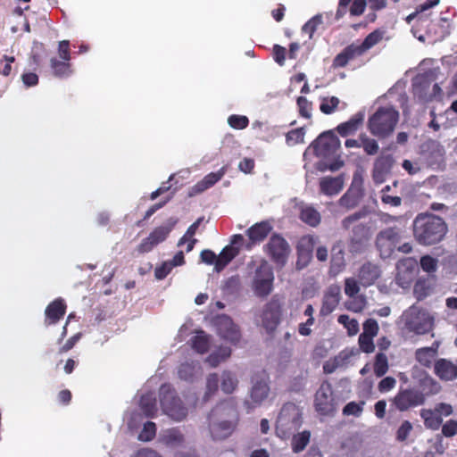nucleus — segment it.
<instances>
[{"label":"nucleus","mask_w":457,"mask_h":457,"mask_svg":"<svg viewBox=\"0 0 457 457\" xmlns=\"http://www.w3.org/2000/svg\"><path fill=\"white\" fill-rule=\"evenodd\" d=\"M363 405H364V402H361V403L351 402L345 406V408L343 410V413L345 415L359 416L362 412Z\"/></svg>","instance_id":"680f3d73"},{"label":"nucleus","mask_w":457,"mask_h":457,"mask_svg":"<svg viewBox=\"0 0 457 457\" xmlns=\"http://www.w3.org/2000/svg\"><path fill=\"white\" fill-rule=\"evenodd\" d=\"M274 274L272 268L262 262L254 271L252 281V289L260 298L267 297L273 289Z\"/></svg>","instance_id":"39448f33"},{"label":"nucleus","mask_w":457,"mask_h":457,"mask_svg":"<svg viewBox=\"0 0 457 457\" xmlns=\"http://www.w3.org/2000/svg\"><path fill=\"white\" fill-rule=\"evenodd\" d=\"M319 237L314 235L303 236L297 243L298 260L296 262L297 269L305 268L312 260L313 248L319 243Z\"/></svg>","instance_id":"ddd939ff"},{"label":"nucleus","mask_w":457,"mask_h":457,"mask_svg":"<svg viewBox=\"0 0 457 457\" xmlns=\"http://www.w3.org/2000/svg\"><path fill=\"white\" fill-rule=\"evenodd\" d=\"M358 56H361V54L357 51L355 44H352L335 57L333 61V66L335 68L345 67L350 60H353Z\"/></svg>","instance_id":"473e14b6"},{"label":"nucleus","mask_w":457,"mask_h":457,"mask_svg":"<svg viewBox=\"0 0 457 457\" xmlns=\"http://www.w3.org/2000/svg\"><path fill=\"white\" fill-rule=\"evenodd\" d=\"M420 266L425 272L434 273L437 269V260L430 255H425L420 259Z\"/></svg>","instance_id":"13d9d810"},{"label":"nucleus","mask_w":457,"mask_h":457,"mask_svg":"<svg viewBox=\"0 0 457 457\" xmlns=\"http://www.w3.org/2000/svg\"><path fill=\"white\" fill-rule=\"evenodd\" d=\"M388 370L387 357L384 353H378L374 364V372L378 377H382Z\"/></svg>","instance_id":"8fccbe9b"},{"label":"nucleus","mask_w":457,"mask_h":457,"mask_svg":"<svg viewBox=\"0 0 457 457\" xmlns=\"http://www.w3.org/2000/svg\"><path fill=\"white\" fill-rule=\"evenodd\" d=\"M269 391H270V388L266 382H264V381L255 382L253 384V386L251 389V393H250V398L253 403V407L262 403V402L267 398Z\"/></svg>","instance_id":"c9c22d12"},{"label":"nucleus","mask_w":457,"mask_h":457,"mask_svg":"<svg viewBox=\"0 0 457 457\" xmlns=\"http://www.w3.org/2000/svg\"><path fill=\"white\" fill-rule=\"evenodd\" d=\"M345 266V253L340 244L333 246L331 251V261L329 272L333 276L340 273Z\"/></svg>","instance_id":"cd10ccee"},{"label":"nucleus","mask_w":457,"mask_h":457,"mask_svg":"<svg viewBox=\"0 0 457 457\" xmlns=\"http://www.w3.org/2000/svg\"><path fill=\"white\" fill-rule=\"evenodd\" d=\"M399 120V112L392 106L378 108L369 119L370 133L378 137L390 135Z\"/></svg>","instance_id":"7ed1b4c3"},{"label":"nucleus","mask_w":457,"mask_h":457,"mask_svg":"<svg viewBox=\"0 0 457 457\" xmlns=\"http://www.w3.org/2000/svg\"><path fill=\"white\" fill-rule=\"evenodd\" d=\"M401 239V231L397 228H387L381 230L376 238V245L382 258L391 256Z\"/></svg>","instance_id":"6e6552de"},{"label":"nucleus","mask_w":457,"mask_h":457,"mask_svg":"<svg viewBox=\"0 0 457 457\" xmlns=\"http://www.w3.org/2000/svg\"><path fill=\"white\" fill-rule=\"evenodd\" d=\"M192 348L198 353H205L210 348V340L208 336L201 331L191 338Z\"/></svg>","instance_id":"58836bf2"},{"label":"nucleus","mask_w":457,"mask_h":457,"mask_svg":"<svg viewBox=\"0 0 457 457\" xmlns=\"http://www.w3.org/2000/svg\"><path fill=\"white\" fill-rule=\"evenodd\" d=\"M15 58L13 56L3 55L0 58V74L4 76H9L12 71V63L14 62Z\"/></svg>","instance_id":"69168bd1"},{"label":"nucleus","mask_w":457,"mask_h":457,"mask_svg":"<svg viewBox=\"0 0 457 457\" xmlns=\"http://www.w3.org/2000/svg\"><path fill=\"white\" fill-rule=\"evenodd\" d=\"M231 354L229 347H220L217 351L212 353L207 358L206 362L212 368L217 367L220 362L226 361Z\"/></svg>","instance_id":"ea45409f"},{"label":"nucleus","mask_w":457,"mask_h":457,"mask_svg":"<svg viewBox=\"0 0 457 457\" xmlns=\"http://www.w3.org/2000/svg\"><path fill=\"white\" fill-rule=\"evenodd\" d=\"M300 219L311 227H317L321 220L320 212L310 205L300 207Z\"/></svg>","instance_id":"72a5a7b5"},{"label":"nucleus","mask_w":457,"mask_h":457,"mask_svg":"<svg viewBox=\"0 0 457 457\" xmlns=\"http://www.w3.org/2000/svg\"><path fill=\"white\" fill-rule=\"evenodd\" d=\"M447 232L443 219L434 214H419L413 221V233L416 240L425 245L440 242Z\"/></svg>","instance_id":"f257e3e1"},{"label":"nucleus","mask_w":457,"mask_h":457,"mask_svg":"<svg viewBox=\"0 0 457 457\" xmlns=\"http://www.w3.org/2000/svg\"><path fill=\"white\" fill-rule=\"evenodd\" d=\"M156 435V425L153 421H147L145 423L142 431L140 432L138 438L141 441L148 442L153 440Z\"/></svg>","instance_id":"603ef678"},{"label":"nucleus","mask_w":457,"mask_h":457,"mask_svg":"<svg viewBox=\"0 0 457 457\" xmlns=\"http://www.w3.org/2000/svg\"><path fill=\"white\" fill-rule=\"evenodd\" d=\"M453 411V406L446 403H439L432 408H424L420 411V415L423 420L427 428L437 430L443 422L444 417L450 416Z\"/></svg>","instance_id":"0eeeda50"},{"label":"nucleus","mask_w":457,"mask_h":457,"mask_svg":"<svg viewBox=\"0 0 457 457\" xmlns=\"http://www.w3.org/2000/svg\"><path fill=\"white\" fill-rule=\"evenodd\" d=\"M413 278V267L412 262L409 260H405L400 262L397 264V275H396V282L397 284L403 287L406 288L410 287L411 282Z\"/></svg>","instance_id":"a878e982"},{"label":"nucleus","mask_w":457,"mask_h":457,"mask_svg":"<svg viewBox=\"0 0 457 457\" xmlns=\"http://www.w3.org/2000/svg\"><path fill=\"white\" fill-rule=\"evenodd\" d=\"M238 247L227 245L217 256L216 271L220 272L238 254Z\"/></svg>","instance_id":"7c9ffc66"},{"label":"nucleus","mask_w":457,"mask_h":457,"mask_svg":"<svg viewBox=\"0 0 457 457\" xmlns=\"http://www.w3.org/2000/svg\"><path fill=\"white\" fill-rule=\"evenodd\" d=\"M314 406L316 411L321 415H330L336 411L332 386L328 382H323L317 390Z\"/></svg>","instance_id":"1a4fd4ad"},{"label":"nucleus","mask_w":457,"mask_h":457,"mask_svg":"<svg viewBox=\"0 0 457 457\" xmlns=\"http://www.w3.org/2000/svg\"><path fill=\"white\" fill-rule=\"evenodd\" d=\"M359 345L361 351L367 353H372L375 349L373 337L363 334H361L359 337Z\"/></svg>","instance_id":"e2e57ef3"},{"label":"nucleus","mask_w":457,"mask_h":457,"mask_svg":"<svg viewBox=\"0 0 457 457\" xmlns=\"http://www.w3.org/2000/svg\"><path fill=\"white\" fill-rule=\"evenodd\" d=\"M422 154L425 156L429 163H436L439 162L444 154V146L436 140H428L421 146Z\"/></svg>","instance_id":"412c9836"},{"label":"nucleus","mask_w":457,"mask_h":457,"mask_svg":"<svg viewBox=\"0 0 457 457\" xmlns=\"http://www.w3.org/2000/svg\"><path fill=\"white\" fill-rule=\"evenodd\" d=\"M177 222V219L170 218L164 225L155 228L149 234V239H153L154 241V244L156 245L163 242L172 231Z\"/></svg>","instance_id":"c756f323"},{"label":"nucleus","mask_w":457,"mask_h":457,"mask_svg":"<svg viewBox=\"0 0 457 457\" xmlns=\"http://www.w3.org/2000/svg\"><path fill=\"white\" fill-rule=\"evenodd\" d=\"M394 163L393 157L390 155L382 156L378 158L373 170V179L376 183H382L386 176L390 172Z\"/></svg>","instance_id":"393cba45"},{"label":"nucleus","mask_w":457,"mask_h":457,"mask_svg":"<svg viewBox=\"0 0 457 457\" xmlns=\"http://www.w3.org/2000/svg\"><path fill=\"white\" fill-rule=\"evenodd\" d=\"M178 374L180 379L192 381L195 375V365L194 362H185L179 367Z\"/></svg>","instance_id":"09e8293b"},{"label":"nucleus","mask_w":457,"mask_h":457,"mask_svg":"<svg viewBox=\"0 0 457 457\" xmlns=\"http://www.w3.org/2000/svg\"><path fill=\"white\" fill-rule=\"evenodd\" d=\"M318 157L325 160L336 159L340 149V141L330 132L322 133L312 145Z\"/></svg>","instance_id":"423d86ee"},{"label":"nucleus","mask_w":457,"mask_h":457,"mask_svg":"<svg viewBox=\"0 0 457 457\" xmlns=\"http://www.w3.org/2000/svg\"><path fill=\"white\" fill-rule=\"evenodd\" d=\"M224 410L223 404L217 405L209 415V429L213 440H224L234 431L235 425L228 420L216 422L213 418L220 414Z\"/></svg>","instance_id":"9b49d317"},{"label":"nucleus","mask_w":457,"mask_h":457,"mask_svg":"<svg viewBox=\"0 0 457 457\" xmlns=\"http://www.w3.org/2000/svg\"><path fill=\"white\" fill-rule=\"evenodd\" d=\"M439 342L435 341L431 346L417 349L415 358L419 363L425 367H430L437 355Z\"/></svg>","instance_id":"bb28decb"},{"label":"nucleus","mask_w":457,"mask_h":457,"mask_svg":"<svg viewBox=\"0 0 457 457\" xmlns=\"http://www.w3.org/2000/svg\"><path fill=\"white\" fill-rule=\"evenodd\" d=\"M363 120L364 114L362 112H358L353 115L348 121L340 124L337 127V131L343 137L352 134L357 130L359 126L362 123Z\"/></svg>","instance_id":"f704fd0d"},{"label":"nucleus","mask_w":457,"mask_h":457,"mask_svg":"<svg viewBox=\"0 0 457 457\" xmlns=\"http://www.w3.org/2000/svg\"><path fill=\"white\" fill-rule=\"evenodd\" d=\"M438 4H439V0H428L426 3H424L423 4H421L419 7L417 12H412L410 15L407 16V18H406L407 22L410 23L416 17H418L419 20L421 21L422 18H423V14L422 13L424 12H426L427 10H428V9L437 5Z\"/></svg>","instance_id":"5fc2aeb1"},{"label":"nucleus","mask_w":457,"mask_h":457,"mask_svg":"<svg viewBox=\"0 0 457 457\" xmlns=\"http://www.w3.org/2000/svg\"><path fill=\"white\" fill-rule=\"evenodd\" d=\"M341 297V287L338 285H331L324 295L321 312L328 314L332 312L338 304Z\"/></svg>","instance_id":"b1692460"},{"label":"nucleus","mask_w":457,"mask_h":457,"mask_svg":"<svg viewBox=\"0 0 457 457\" xmlns=\"http://www.w3.org/2000/svg\"><path fill=\"white\" fill-rule=\"evenodd\" d=\"M346 357L347 355L342 353L339 355L336 356L334 359L327 361L323 366L325 373H333L337 368L344 364V361L345 360Z\"/></svg>","instance_id":"864d4df0"},{"label":"nucleus","mask_w":457,"mask_h":457,"mask_svg":"<svg viewBox=\"0 0 457 457\" xmlns=\"http://www.w3.org/2000/svg\"><path fill=\"white\" fill-rule=\"evenodd\" d=\"M161 407L165 414L176 421L183 420L187 415V409L177 395L170 384H163L159 389Z\"/></svg>","instance_id":"20e7f679"},{"label":"nucleus","mask_w":457,"mask_h":457,"mask_svg":"<svg viewBox=\"0 0 457 457\" xmlns=\"http://www.w3.org/2000/svg\"><path fill=\"white\" fill-rule=\"evenodd\" d=\"M212 322L221 338L233 344L239 341L241 337L240 330L229 316L226 314L218 315Z\"/></svg>","instance_id":"f8f14e48"},{"label":"nucleus","mask_w":457,"mask_h":457,"mask_svg":"<svg viewBox=\"0 0 457 457\" xmlns=\"http://www.w3.org/2000/svg\"><path fill=\"white\" fill-rule=\"evenodd\" d=\"M162 441L167 445H179L184 442V436L178 428H170L162 435Z\"/></svg>","instance_id":"37998d69"},{"label":"nucleus","mask_w":457,"mask_h":457,"mask_svg":"<svg viewBox=\"0 0 457 457\" xmlns=\"http://www.w3.org/2000/svg\"><path fill=\"white\" fill-rule=\"evenodd\" d=\"M360 199L361 196L348 189L347 192L339 199V204L346 209H352L357 205Z\"/></svg>","instance_id":"3c124183"},{"label":"nucleus","mask_w":457,"mask_h":457,"mask_svg":"<svg viewBox=\"0 0 457 457\" xmlns=\"http://www.w3.org/2000/svg\"><path fill=\"white\" fill-rule=\"evenodd\" d=\"M139 406L147 418H154L157 413L156 398L153 393L144 394L139 401Z\"/></svg>","instance_id":"2f4dec72"},{"label":"nucleus","mask_w":457,"mask_h":457,"mask_svg":"<svg viewBox=\"0 0 457 457\" xmlns=\"http://www.w3.org/2000/svg\"><path fill=\"white\" fill-rule=\"evenodd\" d=\"M380 268L372 262L364 263L359 271L360 283L363 287H370L380 277Z\"/></svg>","instance_id":"4be33fe9"},{"label":"nucleus","mask_w":457,"mask_h":457,"mask_svg":"<svg viewBox=\"0 0 457 457\" xmlns=\"http://www.w3.org/2000/svg\"><path fill=\"white\" fill-rule=\"evenodd\" d=\"M394 403L399 411H403L411 407L423 404V395L415 389L403 390L395 395Z\"/></svg>","instance_id":"2eb2a0df"},{"label":"nucleus","mask_w":457,"mask_h":457,"mask_svg":"<svg viewBox=\"0 0 457 457\" xmlns=\"http://www.w3.org/2000/svg\"><path fill=\"white\" fill-rule=\"evenodd\" d=\"M67 304L62 297L55 298L48 303L45 310V326L49 327L58 323L65 315Z\"/></svg>","instance_id":"f3484780"},{"label":"nucleus","mask_w":457,"mask_h":457,"mask_svg":"<svg viewBox=\"0 0 457 457\" xmlns=\"http://www.w3.org/2000/svg\"><path fill=\"white\" fill-rule=\"evenodd\" d=\"M227 171V168L225 166L221 167L217 172H211L204 177L202 180L197 182L191 189L190 195H197L201 194L208 188L212 187L218 181H220L222 177L225 175Z\"/></svg>","instance_id":"aec40b11"},{"label":"nucleus","mask_w":457,"mask_h":457,"mask_svg":"<svg viewBox=\"0 0 457 457\" xmlns=\"http://www.w3.org/2000/svg\"><path fill=\"white\" fill-rule=\"evenodd\" d=\"M344 187V179L342 176L323 177L320 180V192L326 195H337Z\"/></svg>","instance_id":"5701e85b"},{"label":"nucleus","mask_w":457,"mask_h":457,"mask_svg":"<svg viewBox=\"0 0 457 457\" xmlns=\"http://www.w3.org/2000/svg\"><path fill=\"white\" fill-rule=\"evenodd\" d=\"M50 66L54 76L59 78H66L71 75L72 69L70 61L57 60L52 58L50 60Z\"/></svg>","instance_id":"e433bc0d"},{"label":"nucleus","mask_w":457,"mask_h":457,"mask_svg":"<svg viewBox=\"0 0 457 457\" xmlns=\"http://www.w3.org/2000/svg\"><path fill=\"white\" fill-rule=\"evenodd\" d=\"M360 291V287L354 278H347L345 280V293L349 297H354Z\"/></svg>","instance_id":"052dcab7"},{"label":"nucleus","mask_w":457,"mask_h":457,"mask_svg":"<svg viewBox=\"0 0 457 457\" xmlns=\"http://www.w3.org/2000/svg\"><path fill=\"white\" fill-rule=\"evenodd\" d=\"M272 230L271 224L263 220L251 226L245 231L246 236L253 245L262 242Z\"/></svg>","instance_id":"6ab92c4d"},{"label":"nucleus","mask_w":457,"mask_h":457,"mask_svg":"<svg viewBox=\"0 0 457 457\" xmlns=\"http://www.w3.org/2000/svg\"><path fill=\"white\" fill-rule=\"evenodd\" d=\"M412 430V425L410 421L405 420L403 421L401 426L399 427L397 433H396V438L398 441H404L409 436L410 433Z\"/></svg>","instance_id":"774afa93"},{"label":"nucleus","mask_w":457,"mask_h":457,"mask_svg":"<svg viewBox=\"0 0 457 457\" xmlns=\"http://www.w3.org/2000/svg\"><path fill=\"white\" fill-rule=\"evenodd\" d=\"M340 100L336 96H326L321 98L320 110L325 114H331L337 108Z\"/></svg>","instance_id":"de8ad7c7"},{"label":"nucleus","mask_w":457,"mask_h":457,"mask_svg":"<svg viewBox=\"0 0 457 457\" xmlns=\"http://www.w3.org/2000/svg\"><path fill=\"white\" fill-rule=\"evenodd\" d=\"M383 37V33L379 30H375L370 33L361 44H355L357 51L361 55L369 49L376 46Z\"/></svg>","instance_id":"4c0bfd02"},{"label":"nucleus","mask_w":457,"mask_h":457,"mask_svg":"<svg viewBox=\"0 0 457 457\" xmlns=\"http://www.w3.org/2000/svg\"><path fill=\"white\" fill-rule=\"evenodd\" d=\"M413 94L419 100L428 102L440 96L441 88L437 83L432 81L426 75H418L412 82Z\"/></svg>","instance_id":"9d476101"},{"label":"nucleus","mask_w":457,"mask_h":457,"mask_svg":"<svg viewBox=\"0 0 457 457\" xmlns=\"http://www.w3.org/2000/svg\"><path fill=\"white\" fill-rule=\"evenodd\" d=\"M203 220H204L203 217L198 218L193 224H191L187 228L185 235L179 240V243H178L179 246L184 245L188 238L194 237V236L195 235V233H196L198 228H199L201 222L203 221Z\"/></svg>","instance_id":"bf43d9fd"},{"label":"nucleus","mask_w":457,"mask_h":457,"mask_svg":"<svg viewBox=\"0 0 457 457\" xmlns=\"http://www.w3.org/2000/svg\"><path fill=\"white\" fill-rule=\"evenodd\" d=\"M311 433L304 430L295 435L292 438V449L295 453L302 452L310 442Z\"/></svg>","instance_id":"79ce46f5"},{"label":"nucleus","mask_w":457,"mask_h":457,"mask_svg":"<svg viewBox=\"0 0 457 457\" xmlns=\"http://www.w3.org/2000/svg\"><path fill=\"white\" fill-rule=\"evenodd\" d=\"M237 379L231 371L224 370L221 375V390L225 394H232L237 386Z\"/></svg>","instance_id":"a19ab883"},{"label":"nucleus","mask_w":457,"mask_h":457,"mask_svg":"<svg viewBox=\"0 0 457 457\" xmlns=\"http://www.w3.org/2000/svg\"><path fill=\"white\" fill-rule=\"evenodd\" d=\"M323 22L322 15L317 14L310 19L302 28V32L308 35V38L312 37L317 28Z\"/></svg>","instance_id":"49530a36"},{"label":"nucleus","mask_w":457,"mask_h":457,"mask_svg":"<svg viewBox=\"0 0 457 457\" xmlns=\"http://www.w3.org/2000/svg\"><path fill=\"white\" fill-rule=\"evenodd\" d=\"M305 131L303 128H298L287 131V144L295 145L303 143L304 139Z\"/></svg>","instance_id":"4d7b16f0"},{"label":"nucleus","mask_w":457,"mask_h":457,"mask_svg":"<svg viewBox=\"0 0 457 457\" xmlns=\"http://www.w3.org/2000/svg\"><path fill=\"white\" fill-rule=\"evenodd\" d=\"M378 332V322L373 319H369L363 324V332L361 334L374 337Z\"/></svg>","instance_id":"338daca9"},{"label":"nucleus","mask_w":457,"mask_h":457,"mask_svg":"<svg viewBox=\"0 0 457 457\" xmlns=\"http://www.w3.org/2000/svg\"><path fill=\"white\" fill-rule=\"evenodd\" d=\"M435 374L442 380L450 381L457 378V362L439 359L434 365Z\"/></svg>","instance_id":"a211bd4d"},{"label":"nucleus","mask_w":457,"mask_h":457,"mask_svg":"<svg viewBox=\"0 0 457 457\" xmlns=\"http://www.w3.org/2000/svg\"><path fill=\"white\" fill-rule=\"evenodd\" d=\"M219 388V376L217 373H211L206 378V391L204 396V401L213 395Z\"/></svg>","instance_id":"a18cd8bd"},{"label":"nucleus","mask_w":457,"mask_h":457,"mask_svg":"<svg viewBox=\"0 0 457 457\" xmlns=\"http://www.w3.org/2000/svg\"><path fill=\"white\" fill-rule=\"evenodd\" d=\"M361 141L364 151L368 154H375L378 151V145L376 140L362 136Z\"/></svg>","instance_id":"0e129e2a"},{"label":"nucleus","mask_w":457,"mask_h":457,"mask_svg":"<svg viewBox=\"0 0 457 457\" xmlns=\"http://www.w3.org/2000/svg\"><path fill=\"white\" fill-rule=\"evenodd\" d=\"M264 252L270 259L278 264L286 263V240L283 237L274 234L264 246Z\"/></svg>","instance_id":"4468645a"},{"label":"nucleus","mask_w":457,"mask_h":457,"mask_svg":"<svg viewBox=\"0 0 457 457\" xmlns=\"http://www.w3.org/2000/svg\"><path fill=\"white\" fill-rule=\"evenodd\" d=\"M417 391L423 395L425 402L427 397L437 395L441 391V386L432 377L424 375L420 379V389Z\"/></svg>","instance_id":"c85d7f7f"},{"label":"nucleus","mask_w":457,"mask_h":457,"mask_svg":"<svg viewBox=\"0 0 457 457\" xmlns=\"http://www.w3.org/2000/svg\"><path fill=\"white\" fill-rule=\"evenodd\" d=\"M400 322L408 332L425 335L432 331L435 317L427 310L411 305L400 317Z\"/></svg>","instance_id":"f03ea898"},{"label":"nucleus","mask_w":457,"mask_h":457,"mask_svg":"<svg viewBox=\"0 0 457 457\" xmlns=\"http://www.w3.org/2000/svg\"><path fill=\"white\" fill-rule=\"evenodd\" d=\"M281 304L273 297L265 306L262 312V325L270 332L273 331L279 323Z\"/></svg>","instance_id":"dca6fc26"},{"label":"nucleus","mask_w":457,"mask_h":457,"mask_svg":"<svg viewBox=\"0 0 457 457\" xmlns=\"http://www.w3.org/2000/svg\"><path fill=\"white\" fill-rule=\"evenodd\" d=\"M338 323L344 326L349 336H355L360 329L357 320L350 318L348 315L342 314L337 319Z\"/></svg>","instance_id":"c03bdc74"},{"label":"nucleus","mask_w":457,"mask_h":457,"mask_svg":"<svg viewBox=\"0 0 457 457\" xmlns=\"http://www.w3.org/2000/svg\"><path fill=\"white\" fill-rule=\"evenodd\" d=\"M228 125L235 129H244L249 124V120L245 115L232 114L228 118Z\"/></svg>","instance_id":"6e6d98bb"}]
</instances>
